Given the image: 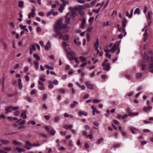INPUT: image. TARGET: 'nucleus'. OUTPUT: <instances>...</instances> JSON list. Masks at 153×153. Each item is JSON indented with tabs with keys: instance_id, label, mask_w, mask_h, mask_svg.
<instances>
[{
	"instance_id": "nucleus-60",
	"label": "nucleus",
	"mask_w": 153,
	"mask_h": 153,
	"mask_svg": "<svg viewBox=\"0 0 153 153\" xmlns=\"http://www.w3.org/2000/svg\"><path fill=\"white\" fill-rule=\"evenodd\" d=\"M44 118L47 120H48L50 119V117L48 115H45L44 116Z\"/></svg>"
},
{
	"instance_id": "nucleus-45",
	"label": "nucleus",
	"mask_w": 153,
	"mask_h": 153,
	"mask_svg": "<svg viewBox=\"0 0 153 153\" xmlns=\"http://www.w3.org/2000/svg\"><path fill=\"white\" fill-rule=\"evenodd\" d=\"M140 10L139 8H136L134 12V14H135L136 13H137L138 14L140 13Z\"/></svg>"
},
{
	"instance_id": "nucleus-35",
	"label": "nucleus",
	"mask_w": 153,
	"mask_h": 153,
	"mask_svg": "<svg viewBox=\"0 0 153 153\" xmlns=\"http://www.w3.org/2000/svg\"><path fill=\"white\" fill-rule=\"evenodd\" d=\"M0 141L1 142L4 144H8L9 141L7 140H1Z\"/></svg>"
},
{
	"instance_id": "nucleus-48",
	"label": "nucleus",
	"mask_w": 153,
	"mask_h": 153,
	"mask_svg": "<svg viewBox=\"0 0 153 153\" xmlns=\"http://www.w3.org/2000/svg\"><path fill=\"white\" fill-rule=\"evenodd\" d=\"M16 149L18 151L19 153H21L22 151V149H21L18 147H16Z\"/></svg>"
},
{
	"instance_id": "nucleus-37",
	"label": "nucleus",
	"mask_w": 153,
	"mask_h": 153,
	"mask_svg": "<svg viewBox=\"0 0 153 153\" xmlns=\"http://www.w3.org/2000/svg\"><path fill=\"white\" fill-rule=\"evenodd\" d=\"M21 117H22L24 119H25L27 118V116L24 113H22L21 114Z\"/></svg>"
},
{
	"instance_id": "nucleus-42",
	"label": "nucleus",
	"mask_w": 153,
	"mask_h": 153,
	"mask_svg": "<svg viewBox=\"0 0 153 153\" xmlns=\"http://www.w3.org/2000/svg\"><path fill=\"white\" fill-rule=\"evenodd\" d=\"M7 118L10 120H11L12 119L15 120H17V118L16 117H14L12 118L11 117H7Z\"/></svg>"
},
{
	"instance_id": "nucleus-23",
	"label": "nucleus",
	"mask_w": 153,
	"mask_h": 153,
	"mask_svg": "<svg viewBox=\"0 0 153 153\" xmlns=\"http://www.w3.org/2000/svg\"><path fill=\"white\" fill-rule=\"evenodd\" d=\"M59 116H56L54 117V121L55 123H57L59 121Z\"/></svg>"
},
{
	"instance_id": "nucleus-49",
	"label": "nucleus",
	"mask_w": 153,
	"mask_h": 153,
	"mask_svg": "<svg viewBox=\"0 0 153 153\" xmlns=\"http://www.w3.org/2000/svg\"><path fill=\"white\" fill-rule=\"evenodd\" d=\"M45 68H47V69H49V70H53V68L52 67H49L47 65H46L45 66Z\"/></svg>"
},
{
	"instance_id": "nucleus-58",
	"label": "nucleus",
	"mask_w": 153,
	"mask_h": 153,
	"mask_svg": "<svg viewBox=\"0 0 153 153\" xmlns=\"http://www.w3.org/2000/svg\"><path fill=\"white\" fill-rule=\"evenodd\" d=\"M93 101L94 103H97L100 102L97 99H94L93 100Z\"/></svg>"
},
{
	"instance_id": "nucleus-18",
	"label": "nucleus",
	"mask_w": 153,
	"mask_h": 153,
	"mask_svg": "<svg viewBox=\"0 0 153 153\" xmlns=\"http://www.w3.org/2000/svg\"><path fill=\"white\" fill-rule=\"evenodd\" d=\"M45 77V75H41L39 77V80L40 81L44 82L46 81V79H44Z\"/></svg>"
},
{
	"instance_id": "nucleus-30",
	"label": "nucleus",
	"mask_w": 153,
	"mask_h": 153,
	"mask_svg": "<svg viewBox=\"0 0 153 153\" xmlns=\"http://www.w3.org/2000/svg\"><path fill=\"white\" fill-rule=\"evenodd\" d=\"M24 5V2L22 1H20L19 2L18 4V6L19 7H23Z\"/></svg>"
},
{
	"instance_id": "nucleus-24",
	"label": "nucleus",
	"mask_w": 153,
	"mask_h": 153,
	"mask_svg": "<svg viewBox=\"0 0 153 153\" xmlns=\"http://www.w3.org/2000/svg\"><path fill=\"white\" fill-rule=\"evenodd\" d=\"M33 57L36 58L37 60L39 61L40 60V57L37 54H33Z\"/></svg>"
},
{
	"instance_id": "nucleus-1",
	"label": "nucleus",
	"mask_w": 153,
	"mask_h": 153,
	"mask_svg": "<svg viewBox=\"0 0 153 153\" xmlns=\"http://www.w3.org/2000/svg\"><path fill=\"white\" fill-rule=\"evenodd\" d=\"M70 28V27H68L67 25H62L60 21H58L55 25L53 30L56 33V37H58L60 39L62 38L64 40H67L69 37L68 35L65 34L62 36V33L59 31L63 29L64 33H67L68 31Z\"/></svg>"
},
{
	"instance_id": "nucleus-38",
	"label": "nucleus",
	"mask_w": 153,
	"mask_h": 153,
	"mask_svg": "<svg viewBox=\"0 0 153 153\" xmlns=\"http://www.w3.org/2000/svg\"><path fill=\"white\" fill-rule=\"evenodd\" d=\"M125 76L127 79H130L131 78V76L129 74H126L125 75Z\"/></svg>"
},
{
	"instance_id": "nucleus-27",
	"label": "nucleus",
	"mask_w": 153,
	"mask_h": 153,
	"mask_svg": "<svg viewBox=\"0 0 153 153\" xmlns=\"http://www.w3.org/2000/svg\"><path fill=\"white\" fill-rule=\"evenodd\" d=\"M50 45V43L49 41H48L47 43V44L45 45V49L46 50L48 51L49 50L48 46Z\"/></svg>"
},
{
	"instance_id": "nucleus-9",
	"label": "nucleus",
	"mask_w": 153,
	"mask_h": 153,
	"mask_svg": "<svg viewBox=\"0 0 153 153\" xmlns=\"http://www.w3.org/2000/svg\"><path fill=\"white\" fill-rule=\"evenodd\" d=\"M79 20L82 21V23L80 25V28L82 29L85 28V24L86 23V20L85 18H83L82 19H79Z\"/></svg>"
},
{
	"instance_id": "nucleus-14",
	"label": "nucleus",
	"mask_w": 153,
	"mask_h": 153,
	"mask_svg": "<svg viewBox=\"0 0 153 153\" xmlns=\"http://www.w3.org/2000/svg\"><path fill=\"white\" fill-rule=\"evenodd\" d=\"M152 13L151 11H149L148 13L147 18L149 19V20L151 21L152 19Z\"/></svg>"
},
{
	"instance_id": "nucleus-31",
	"label": "nucleus",
	"mask_w": 153,
	"mask_h": 153,
	"mask_svg": "<svg viewBox=\"0 0 153 153\" xmlns=\"http://www.w3.org/2000/svg\"><path fill=\"white\" fill-rule=\"evenodd\" d=\"M121 146V143H115L114 144V147L115 148H118L120 147Z\"/></svg>"
},
{
	"instance_id": "nucleus-56",
	"label": "nucleus",
	"mask_w": 153,
	"mask_h": 153,
	"mask_svg": "<svg viewBox=\"0 0 153 153\" xmlns=\"http://www.w3.org/2000/svg\"><path fill=\"white\" fill-rule=\"evenodd\" d=\"M106 56L108 57V59H110L111 57V55L109 54L108 53H106L105 54Z\"/></svg>"
},
{
	"instance_id": "nucleus-47",
	"label": "nucleus",
	"mask_w": 153,
	"mask_h": 153,
	"mask_svg": "<svg viewBox=\"0 0 153 153\" xmlns=\"http://www.w3.org/2000/svg\"><path fill=\"white\" fill-rule=\"evenodd\" d=\"M20 112L19 111H17L14 113V115L16 116H18L19 115Z\"/></svg>"
},
{
	"instance_id": "nucleus-19",
	"label": "nucleus",
	"mask_w": 153,
	"mask_h": 153,
	"mask_svg": "<svg viewBox=\"0 0 153 153\" xmlns=\"http://www.w3.org/2000/svg\"><path fill=\"white\" fill-rule=\"evenodd\" d=\"M60 93L62 94H64L65 92V90L64 88H62L58 89L57 90Z\"/></svg>"
},
{
	"instance_id": "nucleus-17",
	"label": "nucleus",
	"mask_w": 153,
	"mask_h": 153,
	"mask_svg": "<svg viewBox=\"0 0 153 153\" xmlns=\"http://www.w3.org/2000/svg\"><path fill=\"white\" fill-rule=\"evenodd\" d=\"M147 30V29H146L145 31V32L143 34V36L144 37V42L147 39L148 37V35L146 33Z\"/></svg>"
},
{
	"instance_id": "nucleus-6",
	"label": "nucleus",
	"mask_w": 153,
	"mask_h": 153,
	"mask_svg": "<svg viewBox=\"0 0 153 153\" xmlns=\"http://www.w3.org/2000/svg\"><path fill=\"white\" fill-rule=\"evenodd\" d=\"M67 15L71 18H74L76 16V12L75 8L73 10L71 13H68Z\"/></svg>"
},
{
	"instance_id": "nucleus-52",
	"label": "nucleus",
	"mask_w": 153,
	"mask_h": 153,
	"mask_svg": "<svg viewBox=\"0 0 153 153\" xmlns=\"http://www.w3.org/2000/svg\"><path fill=\"white\" fill-rule=\"evenodd\" d=\"M93 29V27L92 26L89 27L87 29V31L88 32H91Z\"/></svg>"
},
{
	"instance_id": "nucleus-32",
	"label": "nucleus",
	"mask_w": 153,
	"mask_h": 153,
	"mask_svg": "<svg viewBox=\"0 0 153 153\" xmlns=\"http://www.w3.org/2000/svg\"><path fill=\"white\" fill-rule=\"evenodd\" d=\"M68 56H74L75 55V53L73 51H71L68 53Z\"/></svg>"
},
{
	"instance_id": "nucleus-63",
	"label": "nucleus",
	"mask_w": 153,
	"mask_h": 153,
	"mask_svg": "<svg viewBox=\"0 0 153 153\" xmlns=\"http://www.w3.org/2000/svg\"><path fill=\"white\" fill-rule=\"evenodd\" d=\"M128 116V115L127 114H124L122 117V119H124L126 118Z\"/></svg>"
},
{
	"instance_id": "nucleus-64",
	"label": "nucleus",
	"mask_w": 153,
	"mask_h": 153,
	"mask_svg": "<svg viewBox=\"0 0 153 153\" xmlns=\"http://www.w3.org/2000/svg\"><path fill=\"white\" fill-rule=\"evenodd\" d=\"M130 131L133 134H136V133L134 131V129L132 128H131L130 129Z\"/></svg>"
},
{
	"instance_id": "nucleus-13",
	"label": "nucleus",
	"mask_w": 153,
	"mask_h": 153,
	"mask_svg": "<svg viewBox=\"0 0 153 153\" xmlns=\"http://www.w3.org/2000/svg\"><path fill=\"white\" fill-rule=\"evenodd\" d=\"M70 17L68 16V15L67 14L66 16L65 19V23L67 24H69L70 23Z\"/></svg>"
},
{
	"instance_id": "nucleus-3",
	"label": "nucleus",
	"mask_w": 153,
	"mask_h": 153,
	"mask_svg": "<svg viewBox=\"0 0 153 153\" xmlns=\"http://www.w3.org/2000/svg\"><path fill=\"white\" fill-rule=\"evenodd\" d=\"M25 120H19L14 124V126L16 128L18 129H21L25 128L24 124L25 123Z\"/></svg>"
},
{
	"instance_id": "nucleus-57",
	"label": "nucleus",
	"mask_w": 153,
	"mask_h": 153,
	"mask_svg": "<svg viewBox=\"0 0 153 153\" xmlns=\"http://www.w3.org/2000/svg\"><path fill=\"white\" fill-rule=\"evenodd\" d=\"M68 146H69L72 147V146L73 144H72V141L71 140H68Z\"/></svg>"
},
{
	"instance_id": "nucleus-12",
	"label": "nucleus",
	"mask_w": 153,
	"mask_h": 153,
	"mask_svg": "<svg viewBox=\"0 0 153 153\" xmlns=\"http://www.w3.org/2000/svg\"><path fill=\"white\" fill-rule=\"evenodd\" d=\"M127 22V20L126 19H123L122 22V25L123 27V28L122 29V32H124L125 31V28L126 27V23Z\"/></svg>"
},
{
	"instance_id": "nucleus-21",
	"label": "nucleus",
	"mask_w": 153,
	"mask_h": 153,
	"mask_svg": "<svg viewBox=\"0 0 153 153\" xmlns=\"http://www.w3.org/2000/svg\"><path fill=\"white\" fill-rule=\"evenodd\" d=\"M99 41L98 39L97 38V40L95 44V46L96 47L95 50H97L99 47Z\"/></svg>"
},
{
	"instance_id": "nucleus-61",
	"label": "nucleus",
	"mask_w": 153,
	"mask_h": 153,
	"mask_svg": "<svg viewBox=\"0 0 153 153\" xmlns=\"http://www.w3.org/2000/svg\"><path fill=\"white\" fill-rule=\"evenodd\" d=\"M147 8L146 6H145L144 8L143 12L144 13H146L147 12Z\"/></svg>"
},
{
	"instance_id": "nucleus-36",
	"label": "nucleus",
	"mask_w": 153,
	"mask_h": 153,
	"mask_svg": "<svg viewBox=\"0 0 153 153\" xmlns=\"http://www.w3.org/2000/svg\"><path fill=\"white\" fill-rule=\"evenodd\" d=\"M64 9V7L61 6L60 7L59 9L58 10L60 13H62V12H63V10Z\"/></svg>"
},
{
	"instance_id": "nucleus-2",
	"label": "nucleus",
	"mask_w": 153,
	"mask_h": 153,
	"mask_svg": "<svg viewBox=\"0 0 153 153\" xmlns=\"http://www.w3.org/2000/svg\"><path fill=\"white\" fill-rule=\"evenodd\" d=\"M149 65V71L153 73V57H151L150 59L146 52H144V59L140 62V64L142 67V70L145 69L146 64Z\"/></svg>"
},
{
	"instance_id": "nucleus-11",
	"label": "nucleus",
	"mask_w": 153,
	"mask_h": 153,
	"mask_svg": "<svg viewBox=\"0 0 153 153\" xmlns=\"http://www.w3.org/2000/svg\"><path fill=\"white\" fill-rule=\"evenodd\" d=\"M35 14V11L34 9L32 10L31 12L28 15V17L29 19H30L31 17H34V14Z\"/></svg>"
},
{
	"instance_id": "nucleus-28",
	"label": "nucleus",
	"mask_w": 153,
	"mask_h": 153,
	"mask_svg": "<svg viewBox=\"0 0 153 153\" xmlns=\"http://www.w3.org/2000/svg\"><path fill=\"white\" fill-rule=\"evenodd\" d=\"M79 59L82 62H85L86 61V59L85 58L82 56H80L79 57Z\"/></svg>"
},
{
	"instance_id": "nucleus-16",
	"label": "nucleus",
	"mask_w": 153,
	"mask_h": 153,
	"mask_svg": "<svg viewBox=\"0 0 153 153\" xmlns=\"http://www.w3.org/2000/svg\"><path fill=\"white\" fill-rule=\"evenodd\" d=\"M73 126L72 125H70L68 126L65 125L63 126V127L66 129H71Z\"/></svg>"
},
{
	"instance_id": "nucleus-7",
	"label": "nucleus",
	"mask_w": 153,
	"mask_h": 153,
	"mask_svg": "<svg viewBox=\"0 0 153 153\" xmlns=\"http://www.w3.org/2000/svg\"><path fill=\"white\" fill-rule=\"evenodd\" d=\"M102 66L103 67V69L106 71H108L110 69V64L109 63L107 62L105 64V62H103L102 64Z\"/></svg>"
},
{
	"instance_id": "nucleus-34",
	"label": "nucleus",
	"mask_w": 153,
	"mask_h": 153,
	"mask_svg": "<svg viewBox=\"0 0 153 153\" xmlns=\"http://www.w3.org/2000/svg\"><path fill=\"white\" fill-rule=\"evenodd\" d=\"M79 114L80 115L81 114H82L83 115H84L85 116H87L88 114L86 112H84V111H81L79 113Z\"/></svg>"
},
{
	"instance_id": "nucleus-43",
	"label": "nucleus",
	"mask_w": 153,
	"mask_h": 153,
	"mask_svg": "<svg viewBox=\"0 0 153 153\" xmlns=\"http://www.w3.org/2000/svg\"><path fill=\"white\" fill-rule=\"evenodd\" d=\"M27 100L29 102H31L32 101V100L30 97H28L27 98Z\"/></svg>"
},
{
	"instance_id": "nucleus-55",
	"label": "nucleus",
	"mask_w": 153,
	"mask_h": 153,
	"mask_svg": "<svg viewBox=\"0 0 153 153\" xmlns=\"http://www.w3.org/2000/svg\"><path fill=\"white\" fill-rule=\"evenodd\" d=\"M133 91H130L128 93H127L129 97H130L133 95Z\"/></svg>"
},
{
	"instance_id": "nucleus-54",
	"label": "nucleus",
	"mask_w": 153,
	"mask_h": 153,
	"mask_svg": "<svg viewBox=\"0 0 153 153\" xmlns=\"http://www.w3.org/2000/svg\"><path fill=\"white\" fill-rule=\"evenodd\" d=\"M74 58V56H68V58L70 60H73Z\"/></svg>"
},
{
	"instance_id": "nucleus-39",
	"label": "nucleus",
	"mask_w": 153,
	"mask_h": 153,
	"mask_svg": "<svg viewBox=\"0 0 153 153\" xmlns=\"http://www.w3.org/2000/svg\"><path fill=\"white\" fill-rule=\"evenodd\" d=\"M3 149L4 150L7 151H10L11 149V148L10 147H3Z\"/></svg>"
},
{
	"instance_id": "nucleus-25",
	"label": "nucleus",
	"mask_w": 153,
	"mask_h": 153,
	"mask_svg": "<svg viewBox=\"0 0 153 153\" xmlns=\"http://www.w3.org/2000/svg\"><path fill=\"white\" fill-rule=\"evenodd\" d=\"M121 133L123 137L126 138H127V133L126 132L123 131H121Z\"/></svg>"
},
{
	"instance_id": "nucleus-46",
	"label": "nucleus",
	"mask_w": 153,
	"mask_h": 153,
	"mask_svg": "<svg viewBox=\"0 0 153 153\" xmlns=\"http://www.w3.org/2000/svg\"><path fill=\"white\" fill-rule=\"evenodd\" d=\"M56 131L53 129L51 130L50 131V134L52 135H53L55 134Z\"/></svg>"
},
{
	"instance_id": "nucleus-44",
	"label": "nucleus",
	"mask_w": 153,
	"mask_h": 153,
	"mask_svg": "<svg viewBox=\"0 0 153 153\" xmlns=\"http://www.w3.org/2000/svg\"><path fill=\"white\" fill-rule=\"evenodd\" d=\"M25 145L28 147H32V144L28 142H27L25 144Z\"/></svg>"
},
{
	"instance_id": "nucleus-5",
	"label": "nucleus",
	"mask_w": 153,
	"mask_h": 153,
	"mask_svg": "<svg viewBox=\"0 0 153 153\" xmlns=\"http://www.w3.org/2000/svg\"><path fill=\"white\" fill-rule=\"evenodd\" d=\"M84 8V7L82 5H79L78 7H75V9L76 10L78 11L79 13L81 16H82L84 14V12L82 10Z\"/></svg>"
},
{
	"instance_id": "nucleus-51",
	"label": "nucleus",
	"mask_w": 153,
	"mask_h": 153,
	"mask_svg": "<svg viewBox=\"0 0 153 153\" xmlns=\"http://www.w3.org/2000/svg\"><path fill=\"white\" fill-rule=\"evenodd\" d=\"M63 46V47H65L66 46H68V45L67 44V43L65 42H63L62 43Z\"/></svg>"
},
{
	"instance_id": "nucleus-40",
	"label": "nucleus",
	"mask_w": 153,
	"mask_h": 153,
	"mask_svg": "<svg viewBox=\"0 0 153 153\" xmlns=\"http://www.w3.org/2000/svg\"><path fill=\"white\" fill-rule=\"evenodd\" d=\"M142 76V74L141 73H137L136 75V77L137 78H139L141 77Z\"/></svg>"
},
{
	"instance_id": "nucleus-10",
	"label": "nucleus",
	"mask_w": 153,
	"mask_h": 153,
	"mask_svg": "<svg viewBox=\"0 0 153 153\" xmlns=\"http://www.w3.org/2000/svg\"><path fill=\"white\" fill-rule=\"evenodd\" d=\"M85 84L87 85L88 88L91 90H93L94 88V86L92 84L89 83L88 82L86 81L85 82Z\"/></svg>"
},
{
	"instance_id": "nucleus-62",
	"label": "nucleus",
	"mask_w": 153,
	"mask_h": 153,
	"mask_svg": "<svg viewBox=\"0 0 153 153\" xmlns=\"http://www.w3.org/2000/svg\"><path fill=\"white\" fill-rule=\"evenodd\" d=\"M87 137L89 138L90 139H91L93 137V135L92 134L88 135L87 136Z\"/></svg>"
},
{
	"instance_id": "nucleus-8",
	"label": "nucleus",
	"mask_w": 153,
	"mask_h": 153,
	"mask_svg": "<svg viewBox=\"0 0 153 153\" xmlns=\"http://www.w3.org/2000/svg\"><path fill=\"white\" fill-rule=\"evenodd\" d=\"M117 45L115 44H114L113 46L112 47L111 49V51L112 52H114L117 48V54H118L120 52V49L119 48L117 47Z\"/></svg>"
},
{
	"instance_id": "nucleus-41",
	"label": "nucleus",
	"mask_w": 153,
	"mask_h": 153,
	"mask_svg": "<svg viewBox=\"0 0 153 153\" xmlns=\"http://www.w3.org/2000/svg\"><path fill=\"white\" fill-rule=\"evenodd\" d=\"M94 18L93 17H91L89 19L88 21L90 23V25H91L93 22V21L94 19Z\"/></svg>"
},
{
	"instance_id": "nucleus-22",
	"label": "nucleus",
	"mask_w": 153,
	"mask_h": 153,
	"mask_svg": "<svg viewBox=\"0 0 153 153\" xmlns=\"http://www.w3.org/2000/svg\"><path fill=\"white\" fill-rule=\"evenodd\" d=\"M18 85H19V88L20 89H22V84H21V80L20 79H18Z\"/></svg>"
},
{
	"instance_id": "nucleus-4",
	"label": "nucleus",
	"mask_w": 153,
	"mask_h": 153,
	"mask_svg": "<svg viewBox=\"0 0 153 153\" xmlns=\"http://www.w3.org/2000/svg\"><path fill=\"white\" fill-rule=\"evenodd\" d=\"M19 107L17 106L12 107L11 106L6 107L5 108L6 112L5 114H7L8 113L11 112L12 110H16L19 109Z\"/></svg>"
},
{
	"instance_id": "nucleus-53",
	"label": "nucleus",
	"mask_w": 153,
	"mask_h": 153,
	"mask_svg": "<svg viewBox=\"0 0 153 153\" xmlns=\"http://www.w3.org/2000/svg\"><path fill=\"white\" fill-rule=\"evenodd\" d=\"M53 83L54 85H57L58 84V82L57 80L55 79L53 80Z\"/></svg>"
},
{
	"instance_id": "nucleus-15",
	"label": "nucleus",
	"mask_w": 153,
	"mask_h": 153,
	"mask_svg": "<svg viewBox=\"0 0 153 153\" xmlns=\"http://www.w3.org/2000/svg\"><path fill=\"white\" fill-rule=\"evenodd\" d=\"M13 143L14 144L16 145L17 146H21V143L19 142L17 140H13Z\"/></svg>"
},
{
	"instance_id": "nucleus-50",
	"label": "nucleus",
	"mask_w": 153,
	"mask_h": 153,
	"mask_svg": "<svg viewBox=\"0 0 153 153\" xmlns=\"http://www.w3.org/2000/svg\"><path fill=\"white\" fill-rule=\"evenodd\" d=\"M86 37L87 39V41L88 42L90 39V35L88 33H87L86 34Z\"/></svg>"
},
{
	"instance_id": "nucleus-59",
	"label": "nucleus",
	"mask_w": 153,
	"mask_h": 153,
	"mask_svg": "<svg viewBox=\"0 0 153 153\" xmlns=\"http://www.w3.org/2000/svg\"><path fill=\"white\" fill-rule=\"evenodd\" d=\"M77 2L79 3L83 4L85 3L84 0H77Z\"/></svg>"
},
{
	"instance_id": "nucleus-29",
	"label": "nucleus",
	"mask_w": 153,
	"mask_h": 153,
	"mask_svg": "<svg viewBox=\"0 0 153 153\" xmlns=\"http://www.w3.org/2000/svg\"><path fill=\"white\" fill-rule=\"evenodd\" d=\"M34 64L35 65V68L36 69H38L39 68V63L38 62L36 61H34Z\"/></svg>"
},
{
	"instance_id": "nucleus-33",
	"label": "nucleus",
	"mask_w": 153,
	"mask_h": 153,
	"mask_svg": "<svg viewBox=\"0 0 153 153\" xmlns=\"http://www.w3.org/2000/svg\"><path fill=\"white\" fill-rule=\"evenodd\" d=\"M103 138H101L97 140L96 143L97 144H100L103 141Z\"/></svg>"
},
{
	"instance_id": "nucleus-26",
	"label": "nucleus",
	"mask_w": 153,
	"mask_h": 153,
	"mask_svg": "<svg viewBox=\"0 0 153 153\" xmlns=\"http://www.w3.org/2000/svg\"><path fill=\"white\" fill-rule=\"evenodd\" d=\"M27 26L26 25H21V28L25 31L28 32V30L26 27Z\"/></svg>"
},
{
	"instance_id": "nucleus-20",
	"label": "nucleus",
	"mask_w": 153,
	"mask_h": 153,
	"mask_svg": "<svg viewBox=\"0 0 153 153\" xmlns=\"http://www.w3.org/2000/svg\"><path fill=\"white\" fill-rule=\"evenodd\" d=\"M78 104V102L76 101H74L73 103H72L70 105L71 107V108H74L75 106Z\"/></svg>"
}]
</instances>
